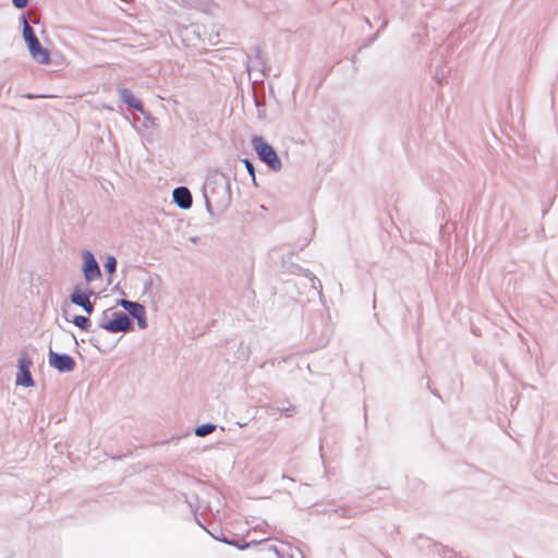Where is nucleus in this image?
I'll list each match as a JSON object with an SVG mask.
<instances>
[{"label":"nucleus","mask_w":558,"mask_h":558,"mask_svg":"<svg viewBox=\"0 0 558 558\" xmlns=\"http://www.w3.org/2000/svg\"><path fill=\"white\" fill-rule=\"evenodd\" d=\"M206 211L214 217V207L220 213L228 209L232 201L229 177L219 170L209 171L202 187Z\"/></svg>","instance_id":"obj_1"},{"label":"nucleus","mask_w":558,"mask_h":558,"mask_svg":"<svg viewBox=\"0 0 558 558\" xmlns=\"http://www.w3.org/2000/svg\"><path fill=\"white\" fill-rule=\"evenodd\" d=\"M251 144L257 158L264 162L270 171L278 172L281 170L282 162L277 150L263 135H253Z\"/></svg>","instance_id":"obj_2"},{"label":"nucleus","mask_w":558,"mask_h":558,"mask_svg":"<svg viewBox=\"0 0 558 558\" xmlns=\"http://www.w3.org/2000/svg\"><path fill=\"white\" fill-rule=\"evenodd\" d=\"M116 306H120L125 310V313L131 317V319L136 320L140 329H146L148 327L146 307L140 302L121 298L116 301Z\"/></svg>","instance_id":"obj_3"},{"label":"nucleus","mask_w":558,"mask_h":558,"mask_svg":"<svg viewBox=\"0 0 558 558\" xmlns=\"http://www.w3.org/2000/svg\"><path fill=\"white\" fill-rule=\"evenodd\" d=\"M33 360L25 350H22L17 360V373L15 378V385L25 388L35 386V380L31 373Z\"/></svg>","instance_id":"obj_4"},{"label":"nucleus","mask_w":558,"mask_h":558,"mask_svg":"<svg viewBox=\"0 0 558 558\" xmlns=\"http://www.w3.org/2000/svg\"><path fill=\"white\" fill-rule=\"evenodd\" d=\"M105 330L110 333L130 332L134 330V323L131 317L122 311H112L110 320L104 323Z\"/></svg>","instance_id":"obj_5"},{"label":"nucleus","mask_w":558,"mask_h":558,"mask_svg":"<svg viewBox=\"0 0 558 558\" xmlns=\"http://www.w3.org/2000/svg\"><path fill=\"white\" fill-rule=\"evenodd\" d=\"M48 363L61 374L71 373L76 367V361L72 355L53 351L51 348L48 352Z\"/></svg>","instance_id":"obj_6"},{"label":"nucleus","mask_w":558,"mask_h":558,"mask_svg":"<svg viewBox=\"0 0 558 558\" xmlns=\"http://www.w3.org/2000/svg\"><path fill=\"white\" fill-rule=\"evenodd\" d=\"M293 253H289L286 257L281 259L280 263V270L283 274H292V275H302L305 278H307L311 283L312 288H316V281L320 286L319 279L310 270L301 267L300 265L292 262Z\"/></svg>","instance_id":"obj_7"},{"label":"nucleus","mask_w":558,"mask_h":558,"mask_svg":"<svg viewBox=\"0 0 558 558\" xmlns=\"http://www.w3.org/2000/svg\"><path fill=\"white\" fill-rule=\"evenodd\" d=\"M83 257V265H82V272L85 279L86 283H90L95 281L96 279L101 277V270L99 267V264L97 259L95 258L94 254L85 250L82 253Z\"/></svg>","instance_id":"obj_8"},{"label":"nucleus","mask_w":558,"mask_h":558,"mask_svg":"<svg viewBox=\"0 0 558 558\" xmlns=\"http://www.w3.org/2000/svg\"><path fill=\"white\" fill-rule=\"evenodd\" d=\"M69 300L72 304L82 307V310L90 316L95 310V301L88 300L86 294L82 293V283L75 284L72 292L69 295Z\"/></svg>","instance_id":"obj_9"},{"label":"nucleus","mask_w":558,"mask_h":558,"mask_svg":"<svg viewBox=\"0 0 558 558\" xmlns=\"http://www.w3.org/2000/svg\"><path fill=\"white\" fill-rule=\"evenodd\" d=\"M172 203L180 209H190L193 205V196L189 187L183 185L174 187L172 191Z\"/></svg>","instance_id":"obj_10"},{"label":"nucleus","mask_w":558,"mask_h":558,"mask_svg":"<svg viewBox=\"0 0 558 558\" xmlns=\"http://www.w3.org/2000/svg\"><path fill=\"white\" fill-rule=\"evenodd\" d=\"M119 95L121 98V101L126 105L128 109L132 111H136L140 113H144V104L143 101L135 97L133 92L126 87L119 88Z\"/></svg>","instance_id":"obj_11"},{"label":"nucleus","mask_w":558,"mask_h":558,"mask_svg":"<svg viewBox=\"0 0 558 558\" xmlns=\"http://www.w3.org/2000/svg\"><path fill=\"white\" fill-rule=\"evenodd\" d=\"M27 49L32 56V58L40 63V64H50L51 63V53L49 49L44 47L41 43L38 40L27 46Z\"/></svg>","instance_id":"obj_12"},{"label":"nucleus","mask_w":558,"mask_h":558,"mask_svg":"<svg viewBox=\"0 0 558 558\" xmlns=\"http://www.w3.org/2000/svg\"><path fill=\"white\" fill-rule=\"evenodd\" d=\"M210 534L215 539H217L223 544L231 545V546L238 548L239 550H245L250 547V543H247L244 538H242L238 535H233L232 537H229V536L225 535L221 530H219V534H215V533H210Z\"/></svg>","instance_id":"obj_13"},{"label":"nucleus","mask_w":558,"mask_h":558,"mask_svg":"<svg viewBox=\"0 0 558 558\" xmlns=\"http://www.w3.org/2000/svg\"><path fill=\"white\" fill-rule=\"evenodd\" d=\"M62 312H63V317L65 318V320L74 324L82 331L95 332V329L92 328V320L87 314L86 315H74L72 318H69L66 316V310L62 308Z\"/></svg>","instance_id":"obj_14"},{"label":"nucleus","mask_w":558,"mask_h":558,"mask_svg":"<svg viewBox=\"0 0 558 558\" xmlns=\"http://www.w3.org/2000/svg\"><path fill=\"white\" fill-rule=\"evenodd\" d=\"M21 20V23H22V34H23V38H24V41L26 44V46L33 44L34 41L38 40V37L34 31V28L28 24V21H27V17H26V14L23 13L20 17Z\"/></svg>","instance_id":"obj_15"},{"label":"nucleus","mask_w":558,"mask_h":558,"mask_svg":"<svg viewBox=\"0 0 558 558\" xmlns=\"http://www.w3.org/2000/svg\"><path fill=\"white\" fill-rule=\"evenodd\" d=\"M123 336H120L118 340L113 343L109 342H100L98 337H90L88 342L96 348L100 353L107 354L110 353L118 344V342L122 339Z\"/></svg>","instance_id":"obj_16"},{"label":"nucleus","mask_w":558,"mask_h":558,"mask_svg":"<svg viewBox=\"0 0 558 558\" xmlns=\"http://www.w3.org/2000/svg\"><path fill=\"white\" fill-rule=\"evenodd\" d=\"M191 9L213 14L218 9V5L213 0H195V3L192 4Z\"/></svg>","instance_id":"obj_17"},{"label":"nucleus","mask_w":558,"mask_h":558,"mask_svg":"<svg viewBox=\"0 0 558 558\" xmlns=\"http://www.w3.org/2000/svg\"><path fill=\"white\" fill-rule=\"evenodd\" d=\"M118 260L113 255H107L104 262V269L108 276V283L111 282L112 276L117 270Z\"/></svg>","instance_id":"obj_18"},{"label":"nucleus","mask_w":558,"mask_h":558,"mask_svg":"<svg viewBox=\"0 0 558 558\" xmlns=\"http://www.w3.org/2000/svg\"><path fill=\"white\" fill-rule=\"evenodd\" d=\"M216 428H217L216 424L207 422V423L197 425L194 428V434L197 437H206V436L210 435L211 433H214L216 430Z\"/></svg>","instance_id":"obj_19"},{"label":"nucleus","mask_w":558,"mask_h":558,"mask_svg":"<svg viewBox=\"0 0 558 558\" xmlns=\"http://www.w3.org/2000/svg\"><path fill=\"white\" fill-rule=\"evenodd\" d=\"M143 121L141 122V128L148 129L157 125V118H155L148 110L144 108Z\"/></svg>","instance_id":"obj_20"},{"label":"nucleus","mask_w":558,"mask_h":558,"mask_svg":"<svg viewBox=\"0 0 558 558\" xmlns=\"http://www.w3.org/2000/svg\"><path fill=\"white\" fill-rule=\"evenodd\" d=\"M241 161L245 166V169H246L247 173L250 174V177L252 178L254 185L257 186L256 172H255V167H254L253 161L246 157L241 159Z\"/></svg>","instance_id":"obj_21"},{"label":"nucleus","mask_w":558,"mask_h":558,"mask_svg":"<svg viewBox=\"0 0 558 558\" xmlns=\"http://www.w3.org/2000/svg\"><path fill=\"white\" fill-rule=\"evenodd\" d=\"M386 26H387V21H384V22H383V24H381V26H380V27H379V29L377 31V33H376V34H374L373 36H371V37L366 38V39L363 41V44L357 48V51H359V52H361L363 49L368 48L369 46H372V45H373V43H374V41L376 40V38H377V34H378L381 29H384Z\"/></svg>","instance_id":"obj_22"},{"label":"nucleus","mask_w":558,"mask_h":558,"mask_svg":"<svg viewBox=\"0 0 558 558\" xmlns=\"http://www.w3.org/2000/svg\"><path fill=\"white\" fill-rule=\"evenodd\" d=\"M439 555L442 556V558H462L460 553L454 551L452 548L448 546L440 545Z\"/></svg>","instance_id":"obj_23"},{"label":"nucleus","mask_w":558,"mask_h":558,"mask_svg":"<svg viewBox=\"0 0 558 558\" xmlns=\"http://www.w3.org/2000/svg\"><path fill=\"white\" fill-rule=\"evenodd\" d=\"M255 106L257 108V117L258 119H265L266 118V104L265 100H260L258 98L254 99Z\"/></svg>","instance_id":"obj_24"},{"label":"nucleus","mask_w":558,"mask_h":558,"mask_svg":"<svg viewBox=\"0 0 558 558\" xmlns=\"http://www.w3.org/2000/svg\"><path fill=\"white\" fill-rule=\"evenodd\" d=\"M277 412H280L281 414H283L286 417H292L295 413V408L294 405H292L291 403H289L288 407H284V408H277L276 409Z\"/></svg>","instance_id":"obj_25"},{"label":"nucleus","mask_w":558,"mask_h":558,"mask_svg":"<svg viewBox=\"0 0 558 558\" xmlns=\"http://www.w3.org/2000/svg\"><path fill=\"white\" fill-rule=\"evenodd\" d=\"M110 313H112V308H107V310L102 311L101 317H100L99 323H98V328L105 330L104 323L110 320Z\"/></svg>","instance_id":"obj_26"},{"label":"nucleus","mask_w":558,"mask_h":558,"mask_svg":"<svg viewBox=\"0 0 558 558\" xmlns=\"http://www.w3.org/2000/svg\"><path fill=\"white\" fill-rule=\"evenodd\" d=\"M154 286V278L149 277L143 284V294H148Z\"/></svg>","instance_id":"obj_27"},{"label":"nucleus","mask_w":558,"mask_h":558,"mask_svg":"<svg viewBox=\"0 0 558 558\" xmlns=\"http://www.w3.org/2000/svg\"><path fill=\"white\" fill-rule=\"evenodd\" d=\"M29 3V0H12V4L14 8L19 10L25 9Z\"/></svg>","instance_id":"obj_28"},{"label":"nucleus","mask_w":558,"mask_h":558,"mask_svg":"<svg viewBox=\"0 0 558 558\" xmlns=\"http://www.w3.org/2000/svg\"><path fill=\"white\" fill-rule=\"evenodd\" d=\"M422 379H426V387L430 390V392L434 396H436L437 398H439L441 400V396L439 395L438 390L435 389V388H432L429 377L428 376H423Z\"/></svg>","instance_id":"obj_29"},{"label":"nucleus","mask_w":558,"mask_h":558,"mask_svg":"<svg viewBox=\"0 0 558 558\" xmlns=\"http://www.w3.org/2000/svg\"><path fill=\"white\" fill-rule=\"evenodd\" d=\"M422 379H426V387L430 390V392L434 396H436L437 398H439L441 400V396L439 395L438 390L435 389V388H432L429 377L428 376H423Z\"/></svg>","instance_id":"obj_30"},{"label":"nucleus","mask_w":558,"mask_h":558,"mask_svg":"<svg viewBox=\"0 0 558 558\" xmlns=\"http://www.w3.org/2000/svg\"><path fill=\"white\" fill-rule=\"evenodd\" d=\"M89 283H86V287H82V293L86 294V298H90L92 295H96L95 291L88 286Z\"/></svg>","instance_id":"obj_31"},{"label":"nucleus","mask_w":558,"mask_h":558,"mask_svg":"<svg viewBox=\"0 0 558 558\" xmlns=\"http://www.w3.org/2000/svg\"><path fill=\"white\" fill-rule=\"evenodd\" d=\"M335 512L338 513L340 517H344V518H351L352 517V514L350 513V510L344 509V508L337 509V510H335Z\"/></svg>","instance_id":"obj_32"},{"label":"nucleus","mask_w":558,"mask_h":558,"mask_svg":"<svg viewBox=\"0 0 558 558\" xmlns=\"http://www.w3.org/2000/svg\"><path fill=\"white\" fill-rule=\"evenodd\" d=\"M435 78H436L437 83L441 85L445 80L444 71H441V74L439 75V69H436Z\"/></svg>","instance_id":"obj_33"},{"label":"nucleus","mask_w":558,"mask_h":558,"mask_svg":"<svg viewBox=\"0 0 558 558\" xmlns=\"http://www.w3.org/2000/svg\"><path fill=\"white\" fill-rule=\"evenodd\" d=\"M286 286H287V292L288 293H291V289H296L298 288V282L295 281H291V280H287L286 281Z\"/></svg>","instance_id":"obj_34"},{"label":"nucleus","mask_w":558,"mask_h":558,"mask_svg":"<svg viewBox=\"0 0 558 558\" xmlns=\"http://www.w3.org/2000/svg\"><path fill=\"white\" fill-rule=\"evenodd\" d=\"M178 2L183 5V7H186V8H190L192 7L193 3H195V0H178Z\"/></svg>","instance_id":"obj_35"},{"label":"nucleus","mask_w":558,"mask_h":558,"mask_svg":"<svg viewBox=\"0 0 558 558\" xmlns=\"http://www.w3.org/2000/svg\"><path fill=\"white\" fill-rule=\"evenodd\" d=\"M23 97L26 98V99H36V98L45 97V96L44 95H36V94L27 93V94L23 95Z\"/></svg>","instance_id":"obj_36"},{"label":"nucleus","mask_w":558,"mask_h":558,"mask_svg":"<svg viewBox=\"0 0 558 558\" xmlns=\"http://www.w3.org/2000/svg\"><path fill=\"white\" fill-rule=\"evenodd\" d=\"M111 291L112 292H118V293H120L123 296L125 295V292L122 289H120L119 284H117Z\"/></svg>","instance_id":"obj_37"},{"label":"nucleus","mask_w":558,"mask_h":558,"mask_svg":"<svg viewBox=\"0 0 558 558\" xmlns=\"http://www.w3.org/2000/svg\"><path fill=\"white\" fill-rule=\"evenodd\" d=\"M255 50H256V54H257V57H259V54L262 53L260 48L256 47V48H255Z\"/></svg>","instance_id":"obj_38"},{"label":"nucleus","mask_w":558,"mask_h":558,"mask_svg":"<svg viewBox=\"0 0 558 558\" xmlns=\"http://www.w3.org/2000/svg\"><path fill=\"white\" fill-rule=\"evenodd\" d=\"M351 61H352L353 63H355V62L357 61V57H356V56H353V57H352V59H351Z\"/></svg>","instance_id":"obj_39"},{"label":"nucleus","mask_w":558,"mask_h":558,"mask_svg":"<svg viewBox=\"0 0 558 558\" xmlns=\"http://www.w3.org/2000/svg\"><path fill=\"white\" fill-rule=\"evenodd\" d=\"M197 523L199 526H202L203 529H205V525L202 523V521L197 520Z\"/></svg>","instance_id":"obj_40"},{"label":"nucleus","mask_w":558,"mask_h":558,"mask_svg":"<svg viewBox=\"0 0 558 558\" xmlns=\"http://www.w3.org/2000/svg\"><path fill=\"white\" fill-rule=\"evenodd\" d=\"M155 278H156L159 282H161V278H160V276H159V275H155Z\"/></svg>","instance_id":"obj_41"},{"label":"nucleus","mask_w":558,"mask_h":558,"mask_svg":"<svg viewBox=\"0 0 558 558\" xmlns=\"http://www.w3.org/2000/svg\"><path fill=\"white\" fill-rule=\"evenodd\" d=\"M283 478H288V480H290L291 482H294V478H291V477L286 476V475H283Z\"/></svg>","instance_id":"obj_42"},{"label":"nucleus","mask_w":558,"mask_h":558,"mask_svg":"<svg viewBox=\"0 0 558 558\" xmlns=\"http://www.w3.org/2000/svg\"><path fill=\"white\" fill-rule=\"evenodd\" d=\"M133 126H134V129L140 130V128L137 126L136 122L133 123Z\"/></svg>","instance_id":"obj_43"},{"label":"nucleus","mask_w":558,"mask_h":558,"mask_svg":"<svg viewBox=\"0 0 558 558\" xmlns=\"http://www.w3.org/2000/svg\"><path fill=\"white\" fill-rule=\"evenodd\" d=\"M366 23L372 27V24L368 19H366Z\"/></svg>","instance_id":"obj_44"},{"label":"nucleus","mask_w":558,"mask_h":558,"mask_svg":"<svg viewBox=\"0 0 558 558\" xmlns=\"http://www.w3.org/2000/svg\"><path fill=\"white\" fill-rule=\"evenodd\" d=\"M373 303H374V305L376 304V296L375 295H374Z\"/></svg>","instance_id":"obj_45"},{"label":"nucleus","mask_w":558,"mask_h":558,"mask_svg":"<svg viewBox=\"0 0 558 558\" xmlns=\"http://www.w3.org/2000/svg\"><path fill=\"white\" fill-rule=\"evenodd\" d=\"M514 558H521V557H519V556L514 555Z\"/></svg>","instance_id":"obj_46"}]
</instances>
